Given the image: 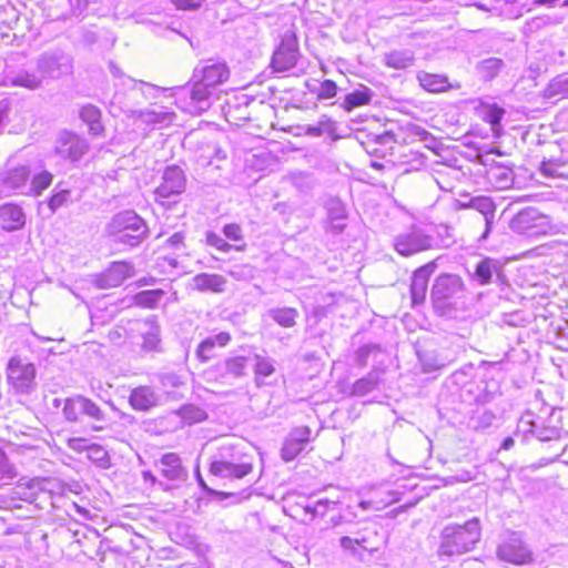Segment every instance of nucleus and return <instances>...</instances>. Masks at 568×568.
<instances>
[{
    "mask_svg": "<svg viewBox=\"0 0 568 568\" xmlns=\"http://www.w3.org/2000/svg\"><path fill=\"white\" fill-rule=\"evenodd\" d=\"M481 537V526L474 517L464 524H449L440 534L439 556H460L473 550Z\"/></svg>",
    "mask_w": 568,
    "mask_h": 568,
    "instance_id": "f257e3e1",
    "label": "nucleus"
},
{
    "mask_svg": "<svg viewBox=\"0 0 568 568\" xmlns=\"http://www.w3.org/2000/svg\"><path fill=\"white\" fill-rule=\"evenodd\" d=\"M109 232L119 242L136 246L146 237L148 226L135 212L124 211L113 216Z\"/></svg>",
    "mask_w": 568,
    "mask_h": 568,
    "instance_id": "f03ea898",
    "label": "nucleus"
},
{
    "mask_svg": "<svg viewBox=\"0 0 568 568\" xmlns=\"http://www.w3.org/2000/svg\"><path fill=\"white\" fill-rule=\"evenodd\" d=\"M509 227L518 234H525L530 237L547 234L551 229L548 217L534 207L518 212L510 220Z\"/></svg>",
    "mask_w": 568,
    "mask_h": 568,
    "instance_id": "7ed1b4c3",
    "label": "nucleus"
},
{
    "mask_svg": "<svg viewBox=\"0 0 568 568\" xmlns=\"http://www.w3.org/2000/svg\"><path fill=\"white\" fill-rule=\"evenodd\" d=\"M36 367L21 357L10 358L7 366L8 383L17 393H28L34 385Z\"/></svg>",
    "mask_w": 568,
    "mask_h": 568,
    "instance_id": "20e7f679",
    "label": "nucleus"
},
{
    "mask_svg": "<svg viewBox=\"0 0 568 568\" xmlns=\"http://www.w3.org/2000/svg\"><path fill=\"white\" fill-rule=\"evenodd\" d=\"M185 186L186 176L183 170L178 165H170L164 170L162 181L154 191V199L164 204L165 200L182 194Z\"/></svg>",
    "mask_w": 568,
    "mask_h": 568,
    "instance_id": "39448f33",
    "label": "nucleus"
},
{
    "mask_svg": "<svg viewBox=\"0 0 568 568\" xmlns=\"http://www.w3.org/2000/svg\"><path fill=\"white\" fill-rule=\"evenodd\" d=\"M298 58V41L293 32H285L272 57V68L284 72L294 68Z\"/></svg>",
    "mask_w": 568,
    "mask_h": 568,
    "instance_id": "423d86ee",
    "label": "nucleus"
},
{
    "mask_svg": "<svg viewBox=\"0 0 568 568\" xmlns=\"http://www.w3.org/2000/svg\"><path fill=\"white\" fill-rule=\"evenodd\" d=\"M88 150L87 140L70 131L60 132L54 143L55 154L71 162L79 161Z\"/></svg>",
    "mask_w": 568,
    "mask_h": 568,
    "instance_id": "0eeeda50",
    "label": "nucleus"
},
{
    "mask_svg": "<svg viewBox=\"0 0 568 568\" xmlns=\"http://www.w3.org/2000/svg\"><path fill=\"white\" fill-rule=\"evenodd\" d=\"M432 245L433 239L419 229H412L397 235L394 240L395 251L403 256H410L429 250Z\"/></svg>",
    "mask_w": 568,
    "mask_h": 568,
    "instance_id": "6e6552de",
    "label": "nucleus"
},
{
    "mask_svg": "<svg viewBox=\"0 0 568 568\" xmlns=\"http://www.w3.org/2000/svg\"><path fill=\"white\" fill-rule=\"evenodd\" d=\"M498 557L514 565H526L532 561V554L519 535L513 534L497 550Z\"/></svg>",
    "mask_w": 568,
    "mask_h": 568,
    "instance_id": "1a4fd4ad",
    "label": "nucleus"
},
{
    "mask_svg": "<svg viewBox=\"0 0 568 568\" xmlns=\"http://www.w3.org/2000/svg\"><path fill=\"white\" fill-rule=\"evenodd\" d=\"M37 67L43 75L59 78L71 72L72 60L62 51L45 52L39 58Z\"/></svg>",
    "mask_w": 568,
    "mask_h": 568,
    "instance_id": "9d476101",
    "label": "nucleus"
},
{
    "mask_svg": "<svg viewBox=\"0 0 568 568\" xmlns=\"http://www.w3.org/2000/svg\"><path fill=\"white\" fill-rule=\"evenodd\" d=\"M61 489V485L55 478H33L27 481H19L17 494L23 499L34 501L41 495L52 496Z\"/></svg>",
    "mask_w": 568,
    "mask_h": 568,
    "instance_id": "9b49d317",
    "label": "nucleus"
},
{
    "mask_svg": "<svg viewBox=\"0 0 568 568\" xmlns=\"http://www.w3.org/2000/svg\"><path fill=\"white\" fill-rule=\"evenodd\" d=\"M463 281L458 275L440 274L436 277L430 290V298L434 305L439 306L447 300L458 295L463 291Z\"/></svg>",
    "mask_w": 568,
    "mask_h": 568,
    "instance_id": "f8f14e48",
    "label": "nucleus"
},
{
    "mask_svg": "<svg viewBox=\"0 0 568 568\" xmlns=\"http://www.w3.org/2000/svg\"><path fill=\"white\" fill-rule=\"evenodd\" d=\"M468 206L479 213L475 222L484 225L483 232L478 235L479 242L486 241L495 222L496 205L488 196H475L468 201Z\"/></svg>",
    "mask_w": 568,
    "mask_h": 568,
    "instance_id": "ddd939ff",
    "label": "nucleus"
},
{
    "mask_svg": "<svg viewBox=\"0 0 568 568\" xmlns=\"http://www.w3.org/2000/svg\"><path fill=\"white\" fill-rule=\"evenodd\" d=\"M189 100L183 109L193 114H200L212 105L213 89L202 82L200 79H193V83L187 91Z\"/></svg>",
    "mask_w": 568,
    "mask_h": 568,
    "instance_id": "4468645a",
    "label": "nucleus"
},
{
    "mask_svg": "<svg viewBox=\"0 0 568 568\" xmlns=\"http://www.w3.org/2000/svg\"><path fill=\"white\" fill-rule=\"evenodd\" d=\"M229 77L230 70L224 62L207 61L199 64L193 71V79H200L213 90L227 81Z\"/></svg>",
    "mask_w": 568,
    "mask_h": 568,
    "instance_id": "2eb2a0df",
    "label": "nucleus"
},
{
    "mask_svg": "<svg viewBox=\"0 0 568 568\" xmlns=\"http://www.w3.org/2000/svg\"><path fill=\"white\" fill-rule=\"evenodd\" d=\"M436 270L435 262H429L418 267L412 275L410 281V298L412 305L417 306L424 304L427 295L428 282L432 274Z\"/></svg>",
    "mask_w": 568,
    "mask_h": 568,
    "instance_id": "dca6fc26",
    "label": "nucleus"
},
{
    "mask_svg": "<svg viewBox=\"0 0 568 568\" xmlns=\"http://www.w3.org/2000/svg\"><path fill=\"white\" fill-rule=\"evenodd\" d=\"M132 275L133 266L130 263L113 262L110 267L97 278L95 283L100 288L118 287Z\"/></svg>",
    "mask_w": 568,
    "mask_h": 568,
    "instance_id": "f3484780",
    "label": "nucleus"
},
{
    "mask_svg": "<svg viewBox=\"0 0 568 568\" xmlns=\"http://www.w3.org/2000/svg\"><path fill=\"white\" fill-rule=\"evenodd\" d=\"M156 467L168 480L184 481L187 478V469L182 465L180 456L175 453L162 455L156 463Z\"/></svg>",
    "mask_w": 568,
    "mask_h": 568,
    "instance_id": "a211bd4d",
    "label": "nucleus"
},
{
    "mask_svg": "<svg viewBox=\"0 0 568 568\" xmlns=\"http://www.w3.org/2000/svg\"><path fill=\"white\" fill-rule=\"evenodd\" d=\"M253 470L252 463H232L226 459L216 458L212 462L210 471L214 476L223 478L241 479Z\"/></svg>",
    "mask_w": 568,
    "mask_h": 568,
    "instance_id": "6ab92c4d",
    "label": "nucleus"
},
{
    "mask_svg": "<svg viewBox=\"0 0 568 568\" xmlns=\"http://www.w3.org/2000/svg\"><path fill=\"white\" fill-rule=\"evenodd\" d=\"M518 427L524 433L535 434L541 442L555 440L560 437V427H538V422L534 418V414L527 410L519 419Z\"/></svg>",
    "mask_w": 568,
    "mask_h": 568,
    "instance_id": "aec40b11",
    "label": "nucleus"
},
{
    "mask_svg": "<svg viewBox=\"0 0 568 568\" xmlns=\"http://www.w3.org/2000/svg\"><path fill=\"white\" fill-rule=\"evenodd\" d=\"M1 227L8 232L17 231L26 224V215L22 209L16 204H3L0 206Z\"/></svg>",
    "mask_w": 568,
    "mask_h": 568,
    "instance_id": "412c9836",
    "label": "nucleus"
},
{
    "mask_svg": "<svg viewBox=\"0 0 568 568\" xmlns=\"http://www.w3.org/2000/svg\"><path fill=\"white\" fill-rule=\"evenodd\" d=\"M226 278L220 274L200 273L192 278V286L199 292L222 293Z\"/></svg>",
    "mask_w": 568,
    "mask_h": 568,
    "instance_id": "4be33fe9",
    "label": "nucleus"
},
{
    "mask_svg": "<svg viewBox=\"0 0 568 568\" xmlns=\"http://www.w3.org/2000/svg\"><path fill=\"white\" fill-rule=\"evenodd\" d=\"M383 63L390 69L405 70L414 65L415 53L410 49H395L383 55Z\"/></svg>",
    "mask_w": 568,
    "mask_h": 568,
    "instance_id": "5701e85b",
    "label": "nucleus"
},
{
    "mask_svg": "<svg viewBox=\"0 0 568 568\" xmlns=\"http://www.w3.org/2000/svg\"><path fill=\"white\" fill-rule=\"evenodd\" d=\"M129 400L134 409L148 410L156 405L158 396L151 387L140 386L131 392Z\"/></svg>",
    "mask_w": 568,
    "mask_h": 568,
    "instance_id": "b1692460",
    "label": "nucleus"
},
{
    "mask_svg": "<svg viewBox=\"0 0 568 568\" xmlns=\"http://www.w3.org/2000/svg\"><path fill=\"white\" fill-rule=\"evenodd\" d=\"M82 415L94 420L95 423L91 426L93 432H102L106 428V415L102 408L94 403L92 399L82 396Z\"/></svg>",
    "mask_w": 568,
    "mask_h": 568,
    "instance_id": "393cba45",
    "label": "nucleus"
},
{
    "mask_svg": "<svg viewBox=\"0 0 568 568\" xmlns=\"http://www.w3.org/2000/svg\"><path fill=\"white\" fill-rule=\"evenodd\" d=\"M417 80L423 89L433 93L443 92L450 88L448 78L442 74L420 71L417 74Z\"/></svg>",
    "mask_w": 568,
    "mask_h": 568,
    "instance_id": "a878e982",
    "label": "nucleus"
},
{
    "mask_svg": "<svg viewBox=\"0 0 568 568\" xmlns=\"http://www.w3.org/2000/svg\"><path fill=\"white\" fill-rule=\"evenodd\" d=\"M327 216L331 222V229L338 233L345 227L346 210L344 204L337 199H331L326 202Z\"/></svg>",
    "mask_w": 568,
    "mask_h": 568,
    "instance_id": "bb28decb",
    "label": "nucleus"
},
{
    "mask_svg": "<svg viewBox=\"0 0 568 568\" xmlns=\"http://www.w3.org/2000/svg\"><path fill=\"white\" fill-rule=\"evenodd\" d=\"M80 118L89 125V131L93 135H100L103 131L101 124V111L93 104L83 105L80 110Z\"/></svg>",
    "mask_w": 568,
    "mask_h": 568,
    "instance_id": "cd10ccee",
    "label": "nucleus"
},
{
    "mask_svg": "<svg viewBox=\"0 0 568 568\" xmlns=\"http://www.w3.org/2000/svg\"><path fill=\"white\" fill-rule=\"evenodd\" d=\"M381 383V374L376 371L369 372L366 376L357 379L352 386V395L365 396L377 388Z\"/></svg>",
    "mask_w": 568,
    "mask_h": 568,
    "instance_id": "c85d7f7f",
    "label": "nucleus"
},
{
    "mask_svg": "<svg viewBox=\"0 0 568 568\" xmlns=\"http://www.w3.org/2000/svg\"><path fill=\"white\" fill-rule=\"evenodd\" d=\"M504 68V61L498 58H488L481 60L476 65V72L485 81H490L499 74Z\"/></svg>",
    "mask_w": 568,
    "mask_h": 568,
    "instance_id": "c756f323",
    "label": "nucleus"
},
{
    "mask_svg": "<svg viewBox=\"0 0 568 568\" xmlns=\"http://www.w3.org/2000/svg\"><path fill=\"white\" fill-rule=\"evenodd\" d=\"M267 315L282 327H293L298 312L293 307H276L267 311Z\"/></svg>",
    "mask_w": 568,
    "mask_h": 568,
    "instance_id": "7c9ffc66",
    "label": "nucleus"
},
{
    "mask_svg": "<svg viewBox=\"0 0 568 568\" xmlns=\"http://www.w3.org/2000/svg\"><path fill=\"white\" fill-rule=\"evenodd\" d=\"M378 532L374 529L364 528L357 531L354 536L356 544L359 549L374 554L379 550V544L377 542Z\"/></svg>",
    "mask_w": 568,
    "mask_h": 568,
    "instance_id": "2f4dec72",
    "label": "nucleus"
},
{
    "mask_svg": "<svg viewBox=\"0 0 568 568\" xmlns=\"http://www.w3.org/2000/svg\"><path fill=\"white\" fill-rule=\"evenodd\" d=\"M30 172L27 166H19L11 170L4 181L7 189L13 192H21L26 187Z\"/></svg>",
    "mask_w": 568,
    "mask_h": 568,
    "instance_id": "473e14b6",
    "label": "nucleus"
},
{
    "mask_svg": "<svg viewBox=\"0 0 568 568\" xmlns=\"http://www.w3.org/2000/svg\"><path fill=\"white\" fill-rule=\"evenodd\" d=\"M143 344L145 351H155L160 344V327L154 321L148 320L143 322Z\"/></svg>",
    "mask_w": 568,
    "mask_h": 568,
    "instance_id": "72a5a7b5",
    "label": "nucleus"
},
{
    "mask_svg": "<svg viewBox=\"0 0 568 568\" xmlns=\"http://www.w3.org/2000/svg\"><path fill=\"white\" fill-rule=\"evenodd\" d=\"M371 99L372 91L368 88L363 87L361 90L348 93L342 105L346 111H352L354 108L368 104Z\"/></svg>",
    "mask_w": 568,
    "mask_h": 568,
    "instance_id": "f704fd0d",
    "label": "nucleus"
},
{
    "mask_svg": "<svg viewBox=\"0 0 568 568\" xmlns=\"http://www.w3.org/2000/svg\"><path fill=\"white\" fill-rule=\"evenodd\" d=\"M62 413L68 422H78L80 415H82V396L78 395L71 398H67L64 400Z\"/></svg>",
    "mask_w": 568,
    "mask_h": 568,
    "instance_id": "c9c22d12",
    "label": "nucleus"
},
{
    "mask_svg": "<svg viewBox=\"0 0 568 568\" xmlns=\"http://www.w3.org/2000/svg\"><path fill=\"white\" fill-rule=\"evenodd\" d=\"M483 112V119L491 125L493 132L498 135L505 110L495 104H488L484 106Z\"/></svg>",
    "mask_w": 568,
    "mask_h": 568,
    "instance_id": "e433bc0d",
    "label": "nucleus"
},
{
    "mask_svg": "<svg viewBox=\"0 0 568 568\" xmlns=\"http://www.w3.org/2000/svg\"><path fill=\"white\" fill-rule=\"evenodd\" d=\"M247 366V357L245 356H234L225 359L224 362V373L232 377L239 378L242 377L245 373Z\"/></svg>",
    "mask_w": 568,
    "mask_h": 568,
    "instance_id": "4c0bfd02",
    "label": "nucleus"
},
{
    "mask_svg": "<svg viewBox=\"0 0 568 568\" xmlns=\"http://www.w3.org/2000/svg\"><path fill=\"white\" fill-rule=\"evenodd\" d=\"M12 84L29 90H36L41 87L42 80L36 73L21 71L12 78Z\"/></svg>",
    "mask_w": 568,
    "mask_h": 568,
    "instance_id": "58836bf2",
    "label": "nucleus"
},
{
    "mask_svg": "<svg viewBox=\"0 0 568 568\" xmlns=\"http://www.w3.org/2000/svg\"><path fill=\"white\" fill-rule=\"evenodd\" d=\"M305 446L291 437L290 435L286 437L283 447L281 449V456L285 462L293 460L301 452H303Z\"/></svg>",
    "mask_w": 568,
    "mask_h": 568,
    "instance_id": "ea45409f",
    "label": "nucleus"
},
{
    "mask_svg": "<svg viewBox=\"0 0 568 568\" xmlns=\"http://www.w3.org/2000/svg\"><path fill=\"white\" fill-rule=\"evenodd\" d=\"M181 418L189 423H197L206 418V413L195 405H184L179 409Z\"/></svg>",
    "mask_w": 568,
    "mask_h": 568,
    "instance_id": "a19ab883",
    "label": "nucleus"
},
{
    "mask_svg": "<svg viewBox=\"0 0 568 568\" xmlns=\"http://www.w3.org/2000/svg\"><path fill=\"white\" fill-rule=\"evenodd\" d=\"M87 457L102 468H106L109 466V454L99 444L89 445Z\"/></svg>",
    "mask_w": 568,
    "mask_h": 568,
    "instance_id": "79ce46f5",
    "label": "nucleus"
},
{
    "mask_svg": "<svg viewBox=\"0 0 568 568\" xmlns=\"http://www.w3.org/2000/svg\"><path fill=\"white\" fill-rule=\"evenodd\" d=\"M254 358L256 362L254 367L255 379L256 383L258 384V377L271 376L275 372V367L271 358L263 357L258 354H256Z\"/></svg>",
    "mask_w": 568,
    "mask_h": 568,
    "instance_id": "37998d69",
    "label": "nucleus"
},
{
    "mask_svg": "<svg viewBox=\"0 0 568 568\" xmlns=\"http://www.w3.org/2000/svg\"><path fill=\"white\" fill-rule=\"evenodd\" d=\"M14 465L9 460L8 456L0 450V485L7 484L17 477Z\"/></svg>",
    "mask_w": 568,
    "mask_h": 568,
    "instance_id": "c03bdc74",
    "label": "nucleus"
},
{
    "mask_svg": "<svg viewBox=\"0 0 568 568\" xmlns=\"http://www.w3.org/2000/svg\"><path fill=\"white\" fill-rule=\"evenodd\" d=\"M220 459H226L232 463H252V458L241 453L232 446H223L219 452Z\"/></svg>",
    "mask_w": 568,
    "mask_h": 568,
    "instance_id": "a18cd8bd",
    "label": "nucleus"
},
{
    "mask_svg": "<svg viewBox=\"0 0 568 568\" xmlns=\"http://www.w3.org/2000/svg\"><path fill=\"white\" fill-rule=\"evenodd\" d=\"M163 292L161 290L143 291L136 295V303L144 307H154L161 300Z\"/></svg>",
    "mask_w": 568,
    "mask_h": 568,
    "instance_id": "49530a36",
    "label": "nucleus"
},
{
    "mask_svg": "<svg viewBox=\"0 0 568 568\" xmlns=\"http://www.w3.org/2000/svg\"><path fill=\"white\" fill-rule=\"evenodd\" d=\"M52 182V174L48 171H43L39 173L38 175L33 176L31 181V191L39 195L43 190L50 186Z\"/></svg>",
    "mask_w": 568,
    "mask_h": 568,
    "instance_id": "de8ad7c7",
    "label": "nucleus"
},
{
    "mask_svg": "<svg viewBox=\"0 0 568 568\" xmlns=\"http://www.w3.org/2000/svg\"><path fill=\"white\" fill-rule=\"evenodd\" d=\"M206 244L217 248L221 252H229L233 247H235L237 251L243 250V246H233L214 232L206 233Z\"/></svg>",
    "mask_w": 568,
    "mask_h": 568,
    "instance_id": "09e8293b",
    "label": "nucleus"
},
{
    "mask_svg": "<svg viewBox=\"0 0 568 568\" xmlns=\"http://www.w3.org/2000/svg\"><path fill=\"white\" fill-rule=\"evenodd\" d=\"M329 505H335V503L328 499H318L312 504H307L305 506V510L313 516H324L327 513Z\"/></svg>",
    "mask_w": 568,
    "mask_h": 568,
    "instance_id": "8fccbe9b",
    "label": "nucleus"
},
{
    "mask_svg": "<svg viewBox=\"0 0 568 568\" xmlns=\"http://www.w3.org/2000/svg\"><path fill=\"white\" fill-rule=\"evenodd\" d=\"M499 189H507L514 182V174L510 170L496 171L491 173Z\"/></svg>",
    "mask_w": 568,
    "mask_h": 568,
    "instance_id": "3c124183",
    "label": "nucleus"
},
{
    "mask_svg": "<svg viewBox=\"0 0 568 568\" xmlns=\"http://www.w3.org/2000/svg\"><path fill=\"white\" fill-rule=\"evenodd\" d=\"M213 349L214 346L212 342L209 341V338H205L197 346L196 356L203 363L209 362L213 356Z\"/></svg>",
    "mask_w": 568,
    "mask_h": 568,
    "instance_id": "603ef678",
    "label": "nucleus"
},
{
    "mask_svg": "<svg viewBox=\"0 0 568 568\" xmlns=\"http://www.w3.org/2000/svg\"><path fill=\"white\" fill-rule=\"evenodd\" d=\"M476 276L481 284H487L491 280V265L488 261H481L476 267Z\"/></svg>",
    "mask_w": 568,
    "mask_h": 568,
    "instance_id": "864d4df0",
    "label": "nucleus"
},
{
    "mask_svg": "<svg viewBox=\"0 0 568 568\" xmlns=\"http://www.w3.org/2000/svg\"><path fill=\"white\" fill-rule=\"evenodd\" d=\"M70 197V191L62 190L55 194H53L49 200V207L52 212H55L59 207L64 205Z\"/></svg>",
    "mask_w": 568,
    "mask_h": 568,
    "instance_id": "5fc2aeb1",
    "label": "nucleus"
},
{
    "mask_svg": "<svg viewBox=\"0 0 568 568\" xmlns=\"http://www.w3.org/2000/svg\"><path fill=\"white\" fill-rule=\"evenodd\" d=\"M356 542L357 541L355 540V538L351 537V536H343L339 539V546L344 551H347L355 557H361L362 554H361L359 547Z\"/></svg>",
    "mask_w": 568,
    "mask_h": 568,
    "instance_id": "6e6d98bb",
    "label": "nucleus"
},
{
    "mask_svg": "<svg viewBox=\"0 0 568 568\" xmlns=\"http://www.w3.org/2000/svg\"><path fill=\"white\" fill-rule=\"evenodd\" d=\"M560 164L557 161H542L539 168L540 173L546 178L559 176Z\"/></svg>",
    "mask_w": 568,
    "mask_h": 568,
    "instance_id": "4d7b16f0",
    "label": "nucleus"
},
{
    "mask_svg": "<svg viewBox=\"0 0 568 568\" xmlns=\"http://www.w3.org/2000/svg\"><path fill=\"white\" fill-rule=\"evenodd\" d=\"M288 435L304 446L311 440V429L307 426L296 427Z\"/></svg>",
    "mask_w": 568,
    "mask_h": 568,
    "instance_id": "13d9d810",
    "label": "nucleus"
},
{
    "mask_svg": "<svg viewBox=\"0 0 568 568\" xmlns=\"http://www.w3.org/2000/svg\"><path fill=\"white\" fill-rule=\"evenodd\" d=\"M337 93V85L332 80H325L321 84L318 97L322 99H331L334 98Z\"/></svg>",
    "mask_w": 568,
    "mask_h": 568,
    "instance_id": "bf43d9fd",
    "label": "nucleus"
},
{
    "mask_svg": "<svg viewBox=\"0 0 568 568\" xmlns=\"http://www.w3.org/2000/svg\"><path fill=\"white\" fill-rule=\"evenodd\" d=\"M223 234L231 241H241L243 239L242 229L235 223L224 225Z\"/></svg>",
    "mask_w": 568,
    "mask_h": 568,
    "instance_id": "052dcab7",
    "label": "nucleus"
},
{
    "mask_svg": "<svg viewBox=\"0 0 568 568\" xmlns=\"http://www.w3.org/2000/svg\"><path fill=\"white\" fill-rule=\"evenodd\" d=\"M568 91V81L566 80H554L547 88L546 94L552 97L556 94L565 93Z\"/></svg>",
    "mask_w": 568,
    "mask_h": 568,
    "instance_id": "680f3d73",
    "label": "nucleus"
},
{
    "mask_svg": "<svg viewBox=\"0 0 568 568\" xmlns=\"http://www.w3.org/2000/svg\"><path fill=\"white\" fill-rule=\"evenodd\" d=\"M179 10H196L204 0H171Z\"/></svg>",
    "mask_w": 568,
    "mask_h": 568,
    "instance_id": "e2e57ef3",
    "label": "nucleus"
},
{
    "mask_svg": "<svg viewBox=\"0 0 568 568\" xmlns=\"http://www.w3.org/2000/svg\"><path fill=\"white\" fill-rule=\"evenodd\" d=\"M67 445L70 449L77 453L88 452L89 447L87 440L80 437L69 438Z\"/></svg>",
    "mask_w": 568,
    "mask_h": 568,
    "instance_id": "0e129e2a",
    "label": "nucleus"
},
{
    "mask_svg": "<svg viewBox=\"0 0 568 568\" xmlns=\"http://www.w3.org/2000/svg\"><path fill=\"white\" fill-rule=\"evenodd\" d=\"M108 337L112 343L121 344L126 337V329L123 326H115L109 332Z\"/></svg>",
    "mask_w": 568,
    "mask_h": 568,
    "instance_id": "69168bd1",
    "label": "nucleus"
},
{
    "mask_svg": "<svg viewBox=\"0 0 568 568\" xmlns=\"http://www.w3.org/2000/svg\"><path fill=\"white\" fill-rule=\"evenodd\" d=\"M161 383L165 387H180L183 384L180 377L173 373L164 374L161 377Z\"/></svg>",
    "mask_w": 568,
    "mask_h": 568,
    "instance_id": "338daca9",
    "label": "nucleus"
},
{
    "mask_svg": "<svg viewBox=\"0 0 568 568\" xmlns=\"http://www.w3.org/2000/svg\"><path fill=\"white\" fill-rule=\"evenodd\" d=\"M373 349V346L365 345L356 352V362L359 366L364 367L367 364V358Z\"/></svg>",
    "mask_w": 568,
    "mask_h": 568,
    "instance_id": "774afa93",
    "label": "nucleus"
}]
</instances>
